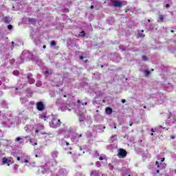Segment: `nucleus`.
I'll use <instances>...</instances> for the list:
<instances>
[{
	"mask_svg": "<svg viewBox=\"0 0 176 176\" xmlns=\"http://www.w3.org/2000/svg\"><path fill=\"white\" fill-rule=\"evenodd\" d=\"M170 138H171V140H175V136H174V135H170Z\"/></svg>",
	"mask_w": 176,
	"mask_h": 176,
	"instance_id": "nucleus-24",
	"label": "nucleus"
},
{
	"mask_svg": "<svg viewBox=\"0 0 176 176\" xmlns=\"http://www.w3.org/2000/svg\"><path fill=\"white\" fill-rule=\"evenodd\" d=\"M49 124L52 129H58V127L61 126V120L57 118H53Z\"/></svg>",
	"mask_w": 176,
	"mask_h": 176,
	"instance_id": "nucleus-1",
	"label": "nucleus"
},
{
	"mask_svg": "<svg viewBox=\"0 0 176 176\" xmlns=\"http://www.w3.org/2000/svg\"><path fill=\"white\" fill-rule=\"evenodd\" d=\"M64 97H67V96H64Z\"/></svg>",
	"mask_w": 176,
	"mask_h": 176,
	"instance_id": "nucleus-61",
	"label": "nucleus"
},
{
	"mask_svg": "<svg viewBox=\"0 0 176 176\" xmlns=\"http://www.w3.org/2000/svg\"><path fill=\"white\" fill-rule=\"evenodd\" d=\"M140 38H145V34H140Z\"/></svg>",
	"mask_w": 176,
	"mask_h": 176,
	"instance_id": "nucleus-22",
	"label": "nucleus"
},
{
	"mask_svg": "<svg viewBox=\"0 0 176 176\" xmlns=\"http://www.w3.org/2000/svg\"><path fill=\"white\" fill-rule=\"evenodd\" d=\"M65 144H66V146H69V143L67 141H65Z\"/></svg>",
	"mask_w": 176,
	"mask_h": 176,
	"instance_id": "nucleus-23",
	"label": "nucleus"
},
{
	"mask_svg": "<svg viewBox=\"0 0 176 176\" xmlns=\"http://www.w3.org/2000/svg\"><path fill=\"white\" fill-rule=\"evenodd\" d=\"M36 109L38 111H43L45 109V104H43V102H38L36 103Z\"/></svg>",
	"mask_w": 176,
	"mask_h": 176,
	"instance_id": "nucleus-4",
	"label": "nucleus"
},
{
	"mask_svg": "<svg viewBox=\"0 0 176 176\" xmlns=\"http://www.w3.org/2000/svg\"><path fill=\"white\" fill-rule=\"evenodd\" d=\"M160 173V170L159 169L157 170V174H159Z\"/></svg>",
	"mask_w": 176,
	"mask_h": 176,
	"instance_id": "nucleus-38",
	"label": "nucleus"
},
{
	"mask_svg": "<svg viewBox=\"0 0 176 176\" xmlns=\"http://www.w3.org/2000/svg\"><path fill=\"white\" fill-rule=\"evenodd\" d=\"M164 160H166V158H164V157L161 159V162H164Z\"/></svg>",
	"mask_w": 176,
	"mask_h": 176,
	"instance_id": "nucleus-32",
	"label": "nucleus"
},
{
	"mask_svg": "<svg viewBox=\"0 0 176 176\" xmlns=\"http://www.w3.org/2000/svg\"><path fill=\"white\" fill-rule=\"evenodd\" d=\"M28 20L30 23H35V21H36V19L34 18H28Z\"/></svg>",
	"mask_w": 176,
	"mask_h": 176,
	"instance_id": "nucleus-12",
	"label": "nucleus"
},
{
	"mask_svg": "<svg viewBox=\"0 0 176 176\" xmlns=\"http://www.w3.org/2000/svg\"><path fill=\"white\" fill-rule=\"evenodd\" d=\"M128 176H131V175H129Z\"/></svg>",
	"mask_w": 176,
	"mask_h": 176,
	"instance_id": "nucleus-62",
	"label": "nucleus"
},
{
	"mask_svg": "<svg viewBox=\"0 0 176 176\" xmlns=\"http://www.w3.org/2000/svg\"><path fill=\"white\" fill-rule=\"evenodd\" d=\"M165 7L166 8H170V4H166Z\"/></svg>",
	"mask_w": 176,
	"mask_h": 176,
	"instance_id": "nucleus-28",
	"label": "nucleus"
},
{
	"mask_svg": "<svg viewBox=\"0 0 176 176\" xmlns=\"http://www.w3.org/2000/svg\"><path fill=\"white\" fill-rule=\"evenodd\" d=\"M14 75H16V74H19V72H13Z\"/></svg>",
	"mask_w": 176,
	"mask_h": 176,
	"instance_id": "nucleus-33",
	"label": "nucleus"
},
{
	"mask_svg": "<svg viewBox=\"0 0 176 176\" xmlns=\"http://www.w3.org/2000/svg\"><path fill=\"white\" fill-rule=\"evenodd\" d=\"M4 23H6L7 24H9V19H8V17H6L4 19Z\"/></svg>",
	"mask_w": 176,
	"mask_h": 176,
	"instance_id": "nucleus-15",
	"label": "nucleus"
},
{
	"mask_svg": "<svg viewBox=\"0 0 176 176\" xmlns=\"http://www.w3.org/2000/svg\"><path fill=\"white\" fill-rule=\"evenodd\" d=\"M8 28L9 30H13V25H8Z\"/></svg>",
	"mask_w": 176,
	"mask_h": 176,
	"instance_id": "nucleus-19",
	"label": "nucleus"
},
{
	"mask_svg": "<svg viewBox=\"0 0 176 176\" xmlns=\"http://www.w3.org/2000/svg\"><path fill=\"white\" fill-rule=\"evenodd\" d=\"M45 74H49V71H47H47H45Z\"/></svg>",
	"mask_w": 176,
	"mask_h": 176,
	"instance_id": "nucleus-37",
	"label": "nucleus"
},
{
	"mask_svg": "<svg viewBox=\"0 0 176 176\" xmlns=\"http://www.w3.org/2000/svg\"><path fill=\"white\" fill-rule=\"evenodd\" d=\"M1 111H0V116H1Z\"/></svg>",
	"mask_w": 176,
	"mask_h": 176,
	"instance_id": "nucleus-59",
	"label": "nucleus"
},
{
	"mask_svg": "<svg viewBox=\"0 0 176 176\" xmlns=\"http://www.w3.org/2000/svg\"><path fill=\"white\" fill-rule=\"evenodd\" d=\"M144 74L145 76H149V75H151V72L149 70H144Z\"/></svg>",
	"mask_w": 176,
	"mask_h": 176,
	"instance_id": "nucleus-10",
	"label": "nucleus"
},
{
	"mask_svg": "<svg viewBox=\"0 0 176 176\" xmlns=\"http://www.w3.org/2000/svg\"><path fill=\"white\" fill-rule=\"evenodd\" d=\"M102 102H105V100H102Z\"/></svg>",
	"mask_w": 176,
	"mask_h": 176,
	"instance_id": "nucleus-56",
	"label": "nucleus"
},
{
	"mask_svg": "<svg viewBox=\"0 0 176 176\" xmlns=\"http://www.w3.org/2000/svg\"><path fill=\"white\" fill-rule=\"evenodd\" d=\"M157 21L160 23H163V21H164V16H163L162 14H160Z\"/></svg>",
	"mask_w": 176,
	"mask_h": 176,
	"instance_id": "nucleus-9",
	"label": "nucleus"
},
{
	"mask_svg": "<svg viewBox=\"0 0 176 176\" xmlns=\"http://www.w3.org/2000/svg\"><path fill=\"white\" fill-rule=\"evenodd\" d=\"M21 163L23 164V163H28V160H25L24 161H21Z\"/></svg>",
	"mask_w": 176,
	"mask_h": 176,
	"instance_id": "nucleus-20",
	"label": "nucleus"
},
{
	"mask_svg": "<svg viewBox=\"0 0 176 176\" xmlns=\"http://www.w3.org/2000/svg\"><path fill=\"white\" fill-rule=\"evenodd\" d=\"M155 164L158 168H160V164L159 163V162L156 161Z\"/></svg>",
	"mask_w": 176,
	"mask_h": 176,
	"instance_id": "nucleus-17",
	"label": "nucleus"
},
{
	"mask_svg": "<svg viewBox=\"0 0 176 176\" xmlns=\"http://www.w3.org/2000/svg\"><path fill=\"white\" fill-rule=\"evenodd\" d=\"M111 5L114 8H122V6H126L127 5V1H111Z\"/></svg>",
	"mask_w": 176,
	"mask_h": 176,
	"instance_id": "nucleus-2",
	"label": "nucleus"
},
{
	"mask_svg": "<svg viewBox=\"0 0 176 176\" xmlns=\"http://www.w3.org/2000/svg\"><path fill=\"white\" fill-rule=\"evenodd\" d=\"M52 157L56 159L58 156V151H54L51 153Z\"/></svg>",
	"mask_w": 176,
	"mask_h": 176,
	"instance_id": "nucleus-8",
	"label": "nucleus"
},
{
	"mask_svg": "<svg viewBox=\"0 0 176 176\" xmlns=\"http://www.w3.org/2000/svg\"><path fill=\"white\" fill-rule=\"evenodd\" d=\"M151 71H153V69H152Z\"/></svg>",
	"mask_w": 176,
	"mask_h": 176,
	"instance_id": "nucleus-60",
	"label": "nucleus"
},
{
	"mask_svg": "<svg viewBox=\"0 0 176 176\" xmlns=\"http://www.w3.org/2000/svg\"><path fill=\"white\" fill-rule=\"evenodd\" d=\"M151 131H152V133H155V129H153V128H152Z\"/></svg>",
	"mask_w": 176,
	"mask_h": 176,
	"instance_id": "nucleus-35",
	"label": "nucleus"
},
{
	"mask_svg": "<svg viewBox=\"0 0 176 176\" xmlns=\"http://www.w3.org/2000/svg\"><path fill=\"white\" fill-rule=\"evenodd\" d=\"M77 102H78V104H80V101L78 100V101H77Z\"/></svg>",
	"mask_w": 176,
	"mask_h": 176,
	"instance_id": "nucleus-44",
	"label": "nucleus"
},
{
	"mask_svg": "<svg viewBox=\"0 0 176 176\" xmlns=\"http://www.w3.org/2000/svg\"><path fill=\"white\" fill-rule=\"evenodd\" d=\"M114 129H116V126H114Z\"/></svg>",
	"mask_w": 176,
	"mask_h": 176,
	"instance_id": "nucleus-58",
	"label": "nucleus"
},
{
	"mask_svg": "<svg viewBox=\"0 0 176 176\" xmlns=\"http://www.w3.org/2000/svg\"><path fill=\"white\" fill-rule=\"evenodd\" d=\"M33 145H38V143L35 142Z\"/></svg>",
	"mask_w": 176,
	"mask_h": 176,
	"instance_id": "nucleus-45",
	"label": "nucleus"
},
{
	"mask_svg": "<svg viewBox=\"0 0 176 176\" xmlns=\"http://www.w3.org/2000/svg\"><path fill=\"white\" fill-rule=\"evenodd\" d=\"M105 112L107 115H111L112 112H113V109L111 107H106Z\"/></svg>",
	"mask_w": 176,
	"mask_h": 176,
	"instance_id": "nucleus-5",
	"label": "nucleus"
},
{
	"mask_svg": "<svg viewBox=\"0 0 176 176\" xmlns=\"http://www.w3.org/2000/svg\"><path fill=\"white\" fill-rule=\"evenodd\" d=\"M79 122H85V119H86V117L85 116V114H80L78 116Z\"/></svg>",
	"mask_w": 176,
	"mask_h": 176,
	"instance_id": "nucleus-7",
	"label": "nucleus"
},
{
	"mask_svg": "<svg viewBox=\"0 0 176 176\" xmlns=\"http://www.w3.org/2000/svg\"><path fill=\"white\" fill-rule=\"evenodd\" d=\"M144 109H146V107H145V106H144Z\"/></svg>",
	"mask_w": 176,
	"mask_h": 176,
	"instance_id": "nucleus-57",
	"label": "nucleus"
},
{
	"mask_svg": "<svg viewBox=\"0 0 176 176\" xmlns=\"http://www.w3.org/2000/svg\"><path fill=\"white\" fill-rule=\"evenodd\" d=\"M91 176H100V170H93L91 174Z\"/></svg>",
	"mask_w": 176,
	"mask_h": 176,
	"instance_id": "nucleus-6",
	"label": "nucleus"
},
{
	"mask_svg": "<svg viewBox=\"0 0 176 176\" xmlns=\"http://www.w3.org/2000/svg\"><path fill=\"white\" fill-rule=\"evenodd\" d=\"M90 9H94V6H91Z\"/></svg>",
	"mask_w": 176,
	"mask_h": 176,
	"instance_id": "nucleus-34",
	"label": "nucleus"
},
{
	"mask_svg": "<svg viewBox=\"0 0 176 176\" xmlns=\"http://www.w3.org/2000/svg\"><path fill=\"white\" fill-rule=\"evenodd\" d=\"M20 159H21L20 157H16V160H18V161H20Z\"/></svg>",
	"mask_w": 176,
	"mask_h": 176,
	"instance_id": "nucleus-36",
	"label": "nucleus"
},
{
	"mask_svg": "<svg viewBox=\"0 0 176 176\" xmlns=\"http://www.w3.org/2000/svg\"><path fill=\"white\" fill-rule=\"evenodd\" d=\"M56 43L55 41H51V46H56Z\"/></svg>",
	"mask_w": 176,
	"mask_h": 176,
	"instance_id": "nucleus-16",
	"label": "nucleus"
},
{
	"mask_svg": "<svg viewBox=\"0 0 176 176\" xmlns=\"http://www.w3.org/2000/svg\"><path fill=\"white\" fill-rule=\"evenodd\" d=\"M142 60L143 61H148V57L144 55L142 56Z\"/></svg>",
	"mask_w": 176,
	"mask_h": 176,
	"instance_id": "nucleus-14",
	"label": "nucleus"
},
{
	"mask_svg": "<svg viewBox=\"0 0 176 176\" xmlns=\"http://www.w3.org/2000/svg\"><path fill=\"white\" fill-rule=\"evenodd\" d=\"M42 118L44 119L45 121L47 120V117L46 116V115H43Z\"/></svg>",
	"mask_w": 176,
	"mask_h": 176,
	"instance_id": "nucleus-18",
	"label": "nucleus"
},
{
	"mask_svg": "<svg viewBox=\"0 0 176 176\" xmlns=\"http://www.w3.org/2000/svg\"><path fill=\"white\" fill-rule=\"evenodd\" d=\"M84 61H85V63H87V61H89V60L85 59Z\"/></svg>",
	"mask_w": 176,
	"mask_h": 176,
	"instance_id": "nucleus-40",
	"label": "nucleus"
},
{
	"mask_svg": "<svg viewBox=\"0 0 176 176\" xmlns=\"http://www.w3.org/2000/svg\"><path fill=\"white\" fill-rule=\"evenodd\" d=\"M99 160H104V157H99Z\"/></svg>",
	"mask_w": 176,
	"mask_h": 176,
	"instance_id": "nucleus-31",
	"label": "nucleus"
},
{
	"mask_svg": "<svg viewBox=\"0 0 176 176\" xmlns=\"http://www.w3.org/2000/svg\"><path fill=\"white\" fill-rule=\"evenodd\" d=\"M30 142H32V139H30Z\"/></svg>",
	"mask_w": 176,
	"mask_h": 176,
	"instance_id": "nucleus-48",
	"label": "nucleus"
},
{
	"mask_svg": "<svg viewBox=\"0 0 176 176\" xmlns=\"http://www.w3.org/2000/svg\"><path fill=\"white\" fill-rule=\"evenodd\" d=\"M41 127L42 130H44V129H45V126L41 125Z\"/></svg>",
	"mask_w": 176,
	"mask_h": 176,
	"instance_id": "nucleus-30",
	"label": "nucleus"
},
{
	"mask_svg": "<svg viewBox=\"0 0 176 176\" xmlns=\"http://www.w3.org/2000/svg\"><path fill=\"white\" fill-rule=\"evenodd\" d=\"M98 156H100V153H97Z\"/></svg>",
	"mask_w": 176,
	"mask_h": 176,
	"instance_id": "nucleus-53",
	"label": "nucleus"
},
{
	"mask_svg": "<svg viewBox=\"0 0 176 176\" xmlns=\"http://www.w3.org/2000/svg\"><path fill=\"white\" fill-rule=\"evenodd\" d=\"M28 79H30V78H31L30 76H27Z\"/></svg>",
	"mask_w": 176,
	"mask_h": 176,
	"instance_id": "nucleus-47",
	"label": "nucleus"
},
{
	"mask_svg": "<svg viewBox=\"0 0 176 176\" xmlns=\"http://www.w3.org/2000/svg\"><path fill=\"white\" fill-rule=\"evenodd\" d=\"M2 163L3 164H6L8 163V159L6 158V157L2 158Z\"/></svg>",
	"mask_w": 176,
	"mask_h": 176,
	"instance_id": "nucleus-11",
	"label": "nucleus"
},
{
	"mask_svg": "<svg viewBox=\"0 0 176 176\" xmlns=\"http://www.w3.org/2000/svg\"><path fill=\"white\" fill-rule=\"evenodd\" d=\"M79 58H80V60H83V58H85L83 56H79Z\"/></svg>",
	"mask_w": 176,
	"mask_h": 176,
	"instance_id": "nucleus-25",
	"label": "nucleus"
},
{
	"mask_svg": "<svg viewBox=\"0 0 176 176\" xmlns=\"http://www.w3.org/2000/svg\"><path fill=\"white\" fill-rule=\"evenodd\" d=\"M24 138H25V140H28L30 139V136L29 135L25 136Z\"/></svg>",
	"mask_w": 176,
	"mask_h": 176,
	"instance_id": "nucleus-26",
	"label": "nucleus"
},
{
	"mask_svg": "<svg viewBox=\"0 0 176 176\" xmlns=\"http://www.w3.org/2000/svg\"><path fill=\"white\" fill-rule=\"evenodd\" d=\"M151 135H153V133H151Z\"/></svg>",
	"mask_w": 176,
	"mask_h": 176,
	"instance_id": "nucleus-52",
	"label": "nucleus"
},
{
	"mask_svg": "<svg viewBox=\"0 0 176 176\" xmlns=\"http://www.w3.org/2000/svg\"><path fill=\"white\" fill-rule=\"evenodd\" d=\"M78 137H82V134H80V135H78Z\"/></svg>",
	"mask_w": 176,
	"mask_h": 176,
	"instance_id": "nucleus-51",
	"label": "nucleus"
},
{
	"mask_svg": "<svg viewBox=\"0 0 176 176\" xmlns=\"http://www.w3.org/2000/svg\"><path fill=\"white\" fill-rule=\"evenodd\" d=\"M100 67L101 68H104V65H102Z\"/></svg>",
	"mask_w": 176,
	"mask_h": 176,
	"instance_id": "nucleus-46",
	"label": "nucleus"
},
{
	"mask_svg": "<svg viewBox=\"0 0 176 176\" xmlns=\"http://www.w3.org/2000/svg\"><path fill=\"white\" fill-rule=\"evenodd\" d=\"M22 138L20 137H18L16 138V141H21Z\"/></svg>",
	"mask_w": 176,
	"mask_h": 176,
	"instance_id": "nucleus-21",
	"label": "nucleus"
},
{
	"mask_svg": "<svg viewBox=\"0 0 176 176\" xmlns=\"http://www.w3.org/2000/svg\"><path fill=\"white\" fill-rule=\"evenodd\" d=\"M35 156H36V157H38V155H36Z\"/></svg>",
	"mask_w": 176,
	"mask_h": 176,
	"instance_id": "nucleus-55",
	"label": "nucleus"
},
{
	"mask_svg": "<svg viewBox=\"0 0 176 176\" xmlns=\"http://www.w3.org/2000/svg\"><path fill=\"white\" fill-rule=\"evenodd\" d=\"M129 126H133V122H130Z\"/></svg>",
	"mask_w": 176,
	"mask_h": 176,
	"instance_id": "nucleus-41",
	"label": "nucleus"
},
{
	"mask_svg": "<svg viewBox=\"0 0 176 176\" xmlns=\"http://www.w3.org/2000/svg\"><path fill=\"white\" fill-rule=\"evenodd\" d=\"M122 104H124V102H126V99H122Z\"/></svg>",
	"mask_w": 176,
	"mask_h": 176,
	"instance_id": "nucleus-27",
	"label": "nucleus"
},
{
	"mask_svg": "<svg viewBox=\"0 0 176 176\" xmlns=\"http://www.w3.org/2000/svg\"><path fill=\"white\" fill-rule=\"evenodd\" d=\"M11 44H12V45H14V41H12V42H11Z\"/></svg>",
	"mask_w": 176,
	"mask_h": 176,
	"instance_id": "nucleus-42",
	"label": "nucleus"
},
{
	"mask_svg": "<svg viewBox=\"0 0 176 176\" xmlns=\"http://www.w3.org/2000/svg\"><path fill=\"white\" fill-rule=\"evenodd\" d=\"M141 32H144V30H142L141 31Z\"/></svg>",
	"mask_w": 176,
	"mask_h": 176,
	"instance_id": "nucleus-54",
	"label": "nucleus"
},
{
	"mask_svg": "<svg viewBox=\"0 0 176 176\" xmlns=\"http://www.w3.org/2000/svg\"><path fill=\"white\" fill-rule=\"evenodd\" d=\"M35 133H39V130L36 129Z\"/></svg>",
	"mask_w": 176,
	"mask_h": 176,
	"instance_id": "nucleus-39",
	"label": "nucleus"
},
{
	"mask_svg": "<svg viewBox=\"0 0 176 176\" xmlns=\"http://www.w3.org/2000/svg\"><path fill=\"white\" fill-rule=\"evenodd\" d=\"M80 36H82V38H85V36H86V34L84 30L80 32Z\"/></svg>",
	"mask_w": 176,
	"mask_h": 176,
	"instance_id": "nucleus-13",
	"label": "nucleus"
},
{
	"mask_svg": "<svg viewBox=\"0 0 176 176\" xmlns=\"http://www.w3.org/2000/svg\"><path fill=\"white\" fill-rule=\"evenodd\" d=\"M118 156L120 159H124L127 156V151L124 148H120L118 153Z\"/></svg>",
	"mask_w": 176,
	"mask_h": 176,
	"instance_id": "nucleus-3",
	"label": "nucleus"
},
{
	"mask_svg": "<svg viewBox=\"0 0 176 176\" xmlns=\"http://www.w3.org/2000/svg\"><path fill=\"white\" fill-rule=\"evenodd\" d=\"M170 32H173H173H174V30H170Z\"/></svg>",
	"mask_w": 176,
	"mask_h": 176,
	"instance_id": "nucleus-49",
	"label": "nucleus"
},
{
	"mask_svg": "<svg viewBox=\"0 0 176 176\" xmlns=\"http://www.w3.org/2000/svg\"><path fill=\"white\" fill-rule=\"evenodd\" d=\"M148 23H151V19H148Z\"/></svg>",
	"mask_w": 176,
	"mask_h": 176,
	"instance_id": "nucleus-50",
	"label": "nucleus"
},
{
	"mask_svg": "<svg viewBox=\"0 0 176 176\" xmlns=\"http://www.w3.org/2000/svg\"><path fill=\"white\" fill-rule=\"evenodd\" d=\"M45 48H46V45H43V49H45Z\"/></svg>",
	"mask_w": 176,
	"mask_h": 176,
	"instance_id": "nucleus-43",
	"label": "nucleus"
},
{
	"mask_svg": "<svg viewBox=\"0 0 176 176\" xmlns=\"http://www.w3.org/2000/svg\"><path fill=\"white\" fill-rule=\"evenodd\" d=\"M82 105H87V102H85L84 103H82Z\"/></svg>",
	"mask_w": 176,
	"mask_h": 176,
	"instance_id": "nucleus-29",
	"label": "nucleus"
}]
</instances>
